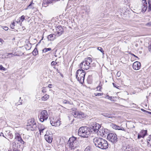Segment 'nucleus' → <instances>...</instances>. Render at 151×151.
<instances>
[{"instance_id":"obj_63","label":"nucleus","mask_w":151,"mask_h":151,"mask_svg":"<svg viewBox=\"0 0 151 151\" xmlns=\"http://www.w3.org/2000/svg\"><path fill=\"white\" fill-rule=\"evenodd\" d=\"M52 86V84H49L48 85V87L49 88H51V86Z\"/></svg>"},{"instance_id":"obj_21","label":"nucleus","mask_w":151,"mask_h":151,"mask_svg":"<svg viewBox=\"0 0 151 151\" xmlns=\"http://www.w3.org/2000/svg\"><path fill=\"white\" fill-rule=\"evenodd\" d=\"M79 111H74L72 112V114L75 117H77L78 118V116H79Z\"/></svg>"},{"instance_id":"obj_33","label":"nucleus","mask_w":151,"mask_h":151,"mask_svg":"<svg viewBox=\"0 0 151 151\" xmlns=\"http://www.w3.org/2000/svg\"><path fill=\"white\" fill-rule=\"evenodd\" d=\"M62 103L64 104H70V102L69 101H68L66 100H62Z\"/></svg>"},{"instance_id":"obj_29","label":"nucleus","mask_w":151,"mask_h":151,"mask_svg":"<svg viewBox=\"0 0 151 151\" xmlns=\"http://www.w3.org/2000/svg\"><path fill=\"white\" fill-rule=\"evenodd\" d=\"M110 125L113 129H115L118 130V129L119 128V126L116 125L114 124L111 123Z\"/></svg>"},{"instance_id":"obj_14","label":"nucleus","mask_w":151,"mask_h":151,"mask_svg":"<svg viewBox=\"0 0 151 151\" xmlns=\"http://www.w3.org/2000/svg\"><path fill=\"white\" fill-rule=\"evenodd\" d=\"M60 0H47L45 2L44 1L42 4L43 6H46L49 4L52 3L53 1L56 2V1H59Z\"/></svg>"},{"instance_id":"obj_51","label":"nucleus","mask_w":151,"mask_h":151,"mask_svg":"<svg viewBox=\"0 0 151 151\" xmlns=\"http://www.w3.org/2000/svg\"><path fill=\"white\" fill-rule=\"evenodd\" d=\"M148 7H149V10L151 11V4L149 2Z\"/></svg>"},{"instance_id":"obj_59","label":"nucleus","mask_w":151,"mask_h":151,"mask_svg":"<svg viewBox=\"0 0 151 151\" xmlns=\"http://www.w3.org/2000/svg\"><path fill=\"white\" fill-rule=\"evenodd\" d=\"M114 98V97L112 96H111L110 97V98L109 99L110 100H111V101H114V100L113 99H112Z\"/></svg>"},{"instance_id":"obj_25","label":"nucleus","mask_w":151,"mask_h":151,"mask_svg":"<svg viewBox=\"0 0 151 151\" xmlns=\"http://www.w3.org/2000/svg\"><path fill=\"white\" fill-rule=\"evenodd\" d=\"M140 133L144 137L147 135V131L146 130H142L140 132Z\"/></svg>"},{"instance_id":"obj_58","label":"nucleus","mask_w":151,"mask_h":151,"mask_svg":"<svg viewBox=\"0 0 151 151\" xmlns=\"http://www.w3.org/2000/svg\"><path fill=\"white\" fill-rule=\"evenodd\" d=\"M1 70H2L4 71H5L6 70V69L3 66L1 67Z\"/></svg>"},{"instance_id":"obj_1","label":"nucleus","mask_w":151,"mask_h":151,"mask_svg":"<svg viewBox=\"0 0 151 151\" xmlns=\"http://www.w3.org/2000/svg\"><path fill=\"white\" fill-rule=\"evenodd\" d=\"M93 142L96 147L101 149H106L108 147L107 141L103 138L96 137L93 139Z\"/></svg>"},{"instance_id":"obj_26","label":"nucleus","mask_w":151,"mask_h":151,"mask_svg":"<svg viewBox=\"0 0 151 151\" xmlns=\"http://www.w3.org/2000/svg\"><path fill=\"white\" fill-rule=\"evenodd\" d=\"M49 97V96L47 94L45 95L44 96L42 97L41 99L42 100L45 101L47 100Z\"/></svg>"},{"instance_id":"obj_31","label":"nucleus","mask_w":151,"mask_h":151,"mask_svg":"<svg viewBox=\"0 0 151 151\" xmlns=\"http://www.w3.org/2000/svg\"><path fill=\"white\" fill-rule=\"evenodd\" d=\"M97 62L95 61H93V62L91 63L90 65V67H95L96 66V63H97Z\"/></svg>"},{"instance_id":"obj_61","label":"nucleus","mask_w":151,"mask_h":151,"mask_svg":"<svg viewBox=\"0 0 151 151\" xmlns=\"http://www.w3.org/2000/svg\"><path fill=\"white\" fill-rule=\"evenodd\" d=\"M19 19H25V17L24 15L22 16L19 17Z\"/></svg>"},{"instance_id":"obj_18","label":"nucleus","mask_w":151,"mask_h":151,"mask_svg":"<svg viewBox=\"0 0 151 151\" xmlns=\"http://www.w3.org/2000/svg\"><path fill=\"white\" fill-rule=\"evenodd\" d=\"M55 38V35L54 34H51L47 37V38L49 40L53 41Z\"/></svg>"},{"instance_id":"obj_62","label":"nucleus","mask_w":151,"mask_h":151,"mask_svg":"<svg viewBox=\"0 0 151 151\" xmlns=\"http://www.w3.org/2000/svg\"><path fill=\"white\" fill-rule=\"evenodd\" d=\"M106 98H107V99H109L110 98V96H109V95H107L106 96Z\"/></svg>"},{"instance_id":"obj_55","label":"nucleus","mask_w":151,"mask_h":151,"mask_svg":"<svg viewBox=\"0 0 151 151\" xmlns=\"http://www.w3.org/2000/svg\"><path fill=\"white\" fill-rule=\"evenodd\" d=\"M63 16L62 15H60L59 16V17H58V16H57V17H56L55 18H56L57 19H58L59 18H63Z\"/></svg>"},{"instance_id":"obj_38","label":"nucleus","mask_w":151,"mask_h":151,"mask_svg":"<svg viewBox=\"0 0 151 151\" xmlns=\"http://www.w3.org/2000/svg\"><path fill=\"white\" fill-rule=\"evenodd\" d=\"M98 50L100 51L101 52L104 53V51L103 49L100 47H98Z\"/></svg>"},{"instance_id":"obj_12","label":"nucleus","mask_w":151,"mask_h":151,"mask_svg":"<svg viewBox=\"0 0 151 151\" xmlns=\"http://www.w3.org/2000/svg\"><path fill=\"white\" fill-rule=\"evenodd\" d=\"M52 134H48L46 133L45 136V140L49 143H51L52 142Z\"/></svg>"},{"instance_id":"obj_43","label":"nucleus","mask_w":151,"mask_h":151,"mask_svg":"<svg viewBox=\"0 0 151 151\" xmlns=\"http://www.w3.org/2000/svg\"><path fill=\"white\" fill-rule=\"evenodd\" d=\"M101 87L100 86H99L96 88L97 90V91H101Z\"/></svg>"},{"instance_id":"obj_54","label":"nucleus","mask_w":151,"mask_h":151,"mask_svg":"<svg viewBox=\"0 0 151 151\" xmlns=\"http://www.w3.org/2000/svg\"><path fill=\"white\" fill-rule=\"evenodd\" d=\"M42 92L43 93H45V92H46L45 89V87H43V89L42 90Z\"/></svg>"},{"instance_id":"obj_7","label":"nucleus","mask_w":151,"mask_h":151,"mask_svg":"<svg viewBox=\"0 0 151 151\" xmlns=\"http://www.w3.org/2000/svg\"><path fill=\"white\" fill-rule=\"evenodd\" d=\"M48 117V115L47 110H43L41 112L40 120L41 122H43L46 120Z\"/></svg>"},{"instance_id":"obj_13","label":"nucleus","mask_w":151,"mask_h":151,"mask_svg":"<svg viewBox=\"0 0 151 151\" xmlns=\"http://www.w3.org/2000/svg\"><path fill=\"white\" fill-rule=\"evenodd\" d=\"M56 35L59 36L62 35L63 32V29L61 26H58L56 28Z\"/></svg>"},{"instance_id":"obj_34","label":"nucleus","mask_w":151,"mask_h":151,"mask_svg":"<svg viewBox=\"0 0 151 151\" xmlns=\"http://www.w3.org/2000/svg\"><path fill=\"white\" fill-rule=\"evenodd\" d=\"M84 151H91L90 146L87 147L85 149Z\"/></svg>"},{"instance_id":"obj_44","label":"nucleus","mask_w":151,"mask_h":151,"mask_svg":"<svg viewBox=\"0 0 151 151\" xmlns=\"http://www.w3.org/2000/svg\"><path fill=\"white\" fill-rule=\"evenodd\" d=\"M57 64V63L54 61H52L51 63L52 65H54Z\"/></svg>"},{"instance_id":"obj_24","label":"nucleus","mask_w":151,"mask_h":151,"mask_svg":"<svg viewBox=\"0 0 151 151\" xmlns=\"http://www.w3.org/2000/svg\"><path fill=\"white\" fill-rule=\"evenodd\" d=\"M34 3L33 2V1H31L29 5L27 6V9H33L34 8Z\"/></svg>"},{"instance_id":"obj_53","label":"nucleus","mask_w":151,"mask_h":151,"mask_svg":"<svg viewBox=\"0 0 151 151\" xmlns=\"http://www.w3.org/2000/svg\"><path fill=\"white\" fill-rule=\"evenodd\" d=\"M22 20V22L23 21V20L24 19H19V21H18L17 20V21H16V23H17V24H18L19 22L20 23L21 22L20 20Z\"/></svg>"},{"instance_id":"obj_19","label":"nucleus","mask_w":151,"mask_h":151,"mask_svg":"<svg viewBox=\"0 0 151 151\" xmlns=\"http://www.w3.org/2000/svg\"><path fill=\"white\" fill-rule=\"evenodd\" d=\"M101 115L104 116L105 117L108 118H111L112 116V114H108L106 113H101Z\"/></svg>"},{"instance_id":"obj_37","label":"nucleus","mask_w":151,"mask_h":151,"mask_svg":"<svg viewBox=\"0 0 151 151\" xmlns=\"http://www.w3.org/2000/svg\"><path fill=\"white\" fill-rule=\"evenodd\" d=\"M1 27L2 29H3L5 31H7L9 29L8 27H7L1 26Z\"/></svg>"},{"instance_id":"obj_6","label":"nucleus","mask_w":151,"mask_h":151,"mask_svg":"<svg viewBox=\"0 0 151 151\" xmlns=\"http://www.w3.org/2000/svg\"><path fill=\"white\" fill-rule=\"evenodd\" d=\"M107 139L113 143H116L118 141L117 135L113 133L108 134L107 136Z\"/></svg>"},{"instance_id":"obj_46","label":"nucleus","mask_w":151,"mask_h":151,"mask_svg":"<svg viewBox=\"0 0 151 151\" xmlns=\"http://www.w3.org/2000/svg\"><path fill=\"white\" fill-rule=\"evenodd\" d=\"M118 130H121L122 131H125L124 129V128H123V127H119V129H118Z\"/></svg>"},{"instance_id":"obj_60","label":"nucleus","mask_w":151,"mask_h":151,"mask_svg":"<svg viewBox=\"0 0 151 151\" xmlns=\"http://www.w3.org/2000/svg\"><path fill=\"white\" fill-rule=\"evenodd\" d=\"M130 54H131V55H133V56H134V57L137 58H138V57L137 56L135 55H134V54H133V53H131Z\"/></svg>"},{"instance_id":"obj_45","label":"nucleus","mask_w":151,"mask_h":151,"mask_svg":"<svg viewBox=\"0 0 151 151\" xmlns=\"http://www.w3.org/2000/svg\"><path fill=\"white\" fill-rule=\"evenodd\" d=\"M31 45L30 44V46H31ZM31 46H30V47H28V46L27 45L26 46V48L27 50H29L31 48Z\"/></svg>"},{"instance_id":"obj_57","label":"nucleus","mask_w":151,"mask_h":151,"mask_svg":"<svg viewBox=\"0 0 151 151\" xmlns=\"http://www.w3.org/2000/svg\"><path fill=\"white\" fill-rule=\"evenodd\" d=\"M141 110L142 111H143L144 112H145V113H147V112H148V111L145 110V109H141Z\"/></svg>"},{"instance_id":"obj_48","label":"nucleus","mask_w":151,"mask_h":151,"mask_svg":"<svg viewBox=\"0 0 151 151\" xmlns=\"http://www.w3.org/2000/svg\"><path fill=\"white\" fill-rule=\"evenodd\" d=\"M17 150H18V149L15 148L11 149L10 151H17Z\"/></svg>"},{"instance_id":"obj_42","label":"nucleus","mask_w":151,"mask_h":151,"mask_svg":"<svg viewBox=\"0 0 151 151\" xmlns=\"http://www.w3.org/2000/svg\"><path fill=\"white\" fill-rule=\"evenodd\" d=\"M144 138L143 136L140 133L137 136V138L138 139H140L141 138Z\"/></svg>"},{"instance_id":"obj_56","label":"nucleus","mask_w":151,"mask_h":151,"mask_svg":"<svg viewBox=\"0 0 151 151\" xmlns=\"http://www.w3.org/2000/svg\"><path fill=\"white\" fill-rule=\"evenodd\" d=\"M15 26V25H12L11 24L10 25V27L11 29H14V27Z\"/></svg>"},{"instance_id":"obj_16","label":"nucleus","mask_w":151,"mask_h":151,"mask_svg":"<svg viewBox=\"0 0 151 151\" xmlns=\"http://www.w3.org/2000/svg\"><path fill=\"white\" fill-rule=\"evenodd\" d=\"M60 121L59 120L57 121L56 122L50 121V123L52 126L55 127L58 126L60 125Z\"/></svg>"},{"instance_id":"obj_32","label":"nucleus","mask_w":151,"mask_h":151,"mask_svg":"<svg viewBox=\"0 0 151 151\" xmlns=\"http://www.w3.org/2000/svg\"><path fill=\"white\" fill-rule=\"evenodd\" d=\"M51 50V48H45L42 50V52H46L48 51H50Z\"/></svg>"},{"instance_id":"obj_2","label":"nucleus","mask_w":151,"mask_h":151,"mask_svg":"<svg viewBox=\"0 0 151 151\" xmlns=\"http://www.w3.org/2000/svg\"><path fill=\"white\" fill-rule=\"evenodd\" d=\"M78 134L80 137L84 138L88 137L90 134L89 128L87 127H81L78 130Z\"/></svg>"},{"instance_id":"obj_49","label":"nucleus","mask_w":151,"mask_h":151,"mask_svg":"<svg viewBox=\"0 0 151 151\" xmlns=\"http://www.w3.org/2000/svg\"><path fill=\"white\" fill-rule=\"evenodd\" d=\"M17 150H18V149L15 148L11 149L10 151H17Z\"/></svg>"},{"instance_id":"obj_40","label":"nucleus","mask_w":151,"mask_h":151,"mask_svg":"<svg viewBox=\"0 0 151 151\" xmlns=\"http://www.w3.org/2000/svg\"><path fill=\"white\" fill-rule=\"evenodd\" d=\"M45 129H44L43 128H40V129H39V131L40 132V134H41V133L43 132V131Z\"/></svg>"},{"instance_id":"obj_9","label":"nucleus","mask_w":151,"mask_h":151,"mask_svg":"<svg viewBox=\"0 0 151 151\" xmlns=\"http://www.w3.org/2000/svg\"><path fill=\"white\" fill-rule=\"evenodd\" d=\"M77 141V138L74 137H72L69 138L68 143L69 144V145L71 147H74V144L75 143H76Z\"/></svg>"},{"instance_id":"obj_23","label":"nucleus","mask_w":151,"mask_h":151,"mask_svg":"<svg viewBox=\"0 0 151 151\" xmlns=\"http://www.w3.org/2000/svg\"><path fill=\"white\" fill-rule=\"evenodd\" d=\"M21 138V137L19 134L18 133H16L15 134V139L16 140L18 141Z\"/></svg>"},{"instance_id":"obj_20","label":"nucleus","mask_w":151,"mask_h":151,"mask_svg":"<svg viewBox=\"0 0 151 151\" xmlns=\"http://www.w3.org/2000/svg\"><path fill=\"white\" fill-rule=\"evenodd\" d=\"M147 141L148 145L151 147V135H149V136L147 138Z\"/></svg>"},{"instance_id":"obj_22","label":"nucleus","mask_w":151,"mask_h":151,"mask_svg":"<svg viewBox=\"0 0 151 151\" xmlns=\"http://www.w3.org/2000/svg\"><path fill=\"white\" fill-rule=\"evenodd\" d=\"M32 54L34 56H36L38 54V51L36 47L34 49L33 51L32 52Z\"/></svg>"},{"instance_id":"obj_35","label":"nucleus","mask_w":151,"mask_h":151,"mask_svg":"<svg viewBox=\"0 0 151 151\" xmlns=\"http://www.w3.org/2000/svg\"><path fill=\"white\" fill-rule=\"evenodd\" d=\"M103 94V93H95L94 95L96 96H101Z\"/></svg>"},{"instance_id":"obj_10","label":"nucleus","mask_w":151,"mask_h":151,"mask_svg":"<svg viewBox=\"0 0 151 151\" xmlns=\"http://www.w3.org/2000/svg\"><path fill=\"white\" fill-rule=\"evenodd\" d=\"M80 68L81 69H83L84 70H87L88 69L90 68V66L87 65V63L84 61L82 62L80 64Z\"/></svg>"},{"instance_id":"obj_50","label":"nucleus","mask_w":151,"mask_h":151,"mask_svg":"<svg viewBox=\"0 0 151 151\" xmlns=\"http://www.w3.org/2000/svg\"><path fill=\"white\" fill-rule=\"evenodd\" d=\"M146 25L147 26H149L151 27V22L147 23L146 24Z\"/></svg>"},{"instance_id":"obj_41","label":"nucleus","mask_w":151,"mask_h":151,"mask_svg":"<svg viewBox=\"0 0 151 151\" xmlns=\"http://www.w3.org/2000/svg\"><path fill=\"white\" fill-rule=\"evenodd\" d=\"M40 128H43L45 129V127L44 125L42 124H41L40 125V126H39L38 127V129H40Z\"/></svg>"},{"instance_id":"obj_47","label":"nucleus","mask_w":151,"mask_h":151,"mask_svg":"<svg viewBox=\"0 0 151 151\" xmlns=\"http://www.w3.org/2000/svg\"><path fill=\"white\" fill-rule=\"evenodd\" d=\"M0 42H1V44H2L4 41L2 39L0 38Z\"/></svg>"},{"instance_id":"obj_27","label":"nucleus","mask_w":151,"mask_h":151,"mask_svg":"<svg viewBox=\"0 0 151 151\" xmlns=\"http://www.w3.org/2000/svg\"><path fill=\"white\" fill-rule=\"evenodd\" d=\"M79 116H78V118L81 119L85 117L86 115L83 113L79 111Z\"/></svg>"},{"instance_id":"obj_4","label":"nucleus","mask_w":151,"mask_h":151,"mask_svg":"<svg viewBox=\"0 0 151 151\" xmlns=\"http://www.w3.org/2000/svg\"><path fill=\"white\" fill-rule=\"evenodd\" d=\"M101 127L100 125L98 123H95L92 124L89 128L90 133L97 134Z\"/></svg>"},{"instance_id":"obj_5","label":"nucleus","mask_w":151,"mask_h":151,"mask_svg":"<svg viewBox=\"0 0 151 151\" xmlns=\"http://www.w3.org/2000/svg\"><path fill=\"white\" fill-rule=\"evenodd\" d=\"M27 126L29 127H27V130L30 129L32 131H34L36 129L37 125L36 123L35 122L34 119H29L27 124Z\"/></svg>"},{"instance_id":"obj_11","label":"nucleus","mask_w":151,"mask_h":151,"mask_svg":"<svg viewBox=\"0 0 151 151\" xmlns=\"http://www.w3.org/2000/svg\"><path fill=\"white\" fill-rule=\"evenodd\" d=\"M141 67V63L138 61L134 62L133 64L132 67L134 70H138Z\"/></svg>"},{"instance_id":"obj_36","label":"nucleus","mask_w":151,"mask_h":151,"mask_svg":"<svg viewBox=\"0 0 151 151\" xmlns=\"http://www.w3.org/2000/svg\"><path fill=\"white\" fill-rule=\"evenodd\" d=\"M18 141L21 144L23 145H24L25 143V142L23 141L22 138H20V139Z\"/></svg>"},{"instance_id":"obj_30","label":"nucleus","mask_w":151,"mask_h":151,"mask_svg":"<svg viewBox=\"0 0 151 151\" xmlns=\"http://www.w3.org/2000/svg\"><path fill=\"white\" fill-rule=\"evenodd\" d=\"M143 7L142 8V12H145L147 10V3H146V4H144L143 5Z\"/></svg>"},{"instance_id":"obj_15","label":"nucleus","mask_w":151,"mask_h":151,"mask_svg":"<svg viewBox=\"0 0 151 151\" xmlns=\"http://www.w3.org/2000/svg\"><path fill=\"white\" fill-rule=\"evenodd\" d=\"M84 61L85 62H86V63H87V65H89V66H90L91 63L93 62L92 59L90 57L86 58L85 59Z\"/></svg>"},{"instance_id":"obj_8","label":"nucleus","mask_w":151,"mask_h":151,"mask_svg":"<svg viewBox=\"0 0 151 151\" xmlns=\"http://www.w3.org/2000/svg\"><path fill=\"white\" fill-rule=\"evenodd\" d=\"M109 130L107 129L102 128L99 129L97 134L99 135L102 137H106L108 134Z\"/></svg>"},{"instance_id":"obj_17","label":"nucleus","mask_w":151,"mask_h":151,"mask_svg":"<svg viewBox=\"0 0 151 151\" xmlns=\"http://www.w3.org/2000/svg\"><path fill=\"white\" fill-rule=\"evenodd\" d=\"M18 143H17L16 141V140H14V142H13L12 145H13V147L12 149H15L17 148L18 149L19 147H20V145H19V146L18 145Z\"/></svg>"},{"instance_id":"obj_28","label":"nucleus","mask_w":151,"mask_h":151,"mask_svg":"<svg viewBox=\"0 0 151 151\" xmlns=\"http://www.w3.org/2000/svg\"><path fill=\"white\" fill-rule=\"evenodd\" d=\"M87 82L88 83H91L92 81V75H89L87 79Z\"/></svg>"},{"instance_id":"obj_64","label":"nucleus","mask_w":151,"mask_h":151,"mask_svg":"<svg viewBox=\"0 0 151 151\" xmlns=\"http://www.w3.org/2000/svg\"><path fill=\"white\" fill-rule=\"evenodd\" d=\"M42 40H42H40V41H39V42L38 43H37V44L36 45V47H37V46L38 45V44H39L40 43V42H41V40Z\"/></svg>"},{"instance_id":"obj_3","label":"nucleus","mask_w":151,"mask_h":151,"mask_svg":"<svg viewBox=\"0 0 151 151\" xmlns=\"http://www.w3.org/2000/svg\"><path fill=\"white\" fill-rule=\"evenodd\" d=\"M86 73L83 69H78L76 73V77L78 81L81 84L84 83Z\"/></svg>"},{"instance_id":"obj_39","label":"nucleus","mask_w":151,"mask_h":151,"mask_svg":"<svg viewBox=\"0 0 151 151\" xmlns=\"http://www.w3.org/2000/svg\"><path fill=\"white\" fill-rule=\"evenodd\" d=\"M112 84L114 87H115L119 89V86H118L117 85L114 83H113Z\"/></svg>"},{"instance_id":"obj_52","label":"nucleus","mask_w":151,"mask_h":151,"mask_svg":"<svg viewBox=\"0 0 151 151\" xmlns=\"http://www.w3.org/2000/svg\"><path fill=\"white\" fill-rule=\"evenodd\" d=\"M0 135L1 136H3V137H5L6 138V137L4 136V133H2V132H1L0 133Z\"/></svg>"}]
</instances>
